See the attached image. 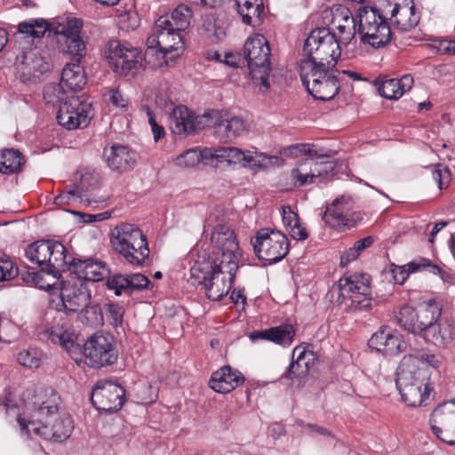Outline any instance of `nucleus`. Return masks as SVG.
<instances>
[{
	"label": "nucleus",
	"instance_id": "obj_1",
	"mask_svg": "<svg viewBox=\"0 0 455 455\" xmlns=\"http://www.w3.org/2000/svg\"><path fill=\"white\" fill-rule=\"evenodd\" d=\"M60 397L52 387H37L27 408L28 416L19 415L20 433L28 435L30 429L45 440L61 442L71 435L73 424L66 413H59Z\"/></svg>",
	"mask_w": 455,
	"mask_h": 455
},
{
	"label": "nucleus",
	"instance_id": "obj_2",
	"mask_svg": "<svg viewBox=\"0 0 455 455\" xmlns=\"http://www.w3.org/2000/svg\"><path fill=\"white\" fill-rule=\"evenodd\" d=\"M440 361L429 351L404 355L396 369L395 384L402 399L409 406H421L428 398L429 366L438 368Z\"/></svg>",
	"mask_w": 455,
	"mask_h": 455
},
{
	"label": "nucleus",
	"instance_id": "obj_3",
	"mask_svg": "<svg viewBox=\"0 0 455 455\" xmlns=\"http://www.w3.org/2000/svg\"><path fill=\"white\" fill-rule=\"evenodd\" d=\"M291 149L297 150L309 157L299 161L291 171L290 180L282 184L285 190H292L313 184L316 179L324 182L334 176L335 164L333 162H317L314 160V157L323 156V154L317 149L315 144H296L291 146Z\"/></svg>",
	"mask_w": 455,
	"mask_h": 455
},
{
	"label": "nucleus",
	"instance_id": "obj_4",
	"mask_svg": "<svg viewBox=\"0 0 455 455\" xmlns=\"http://www.w3.org/2000/svg\"><path fill=\"white\" fill-rule=\"evenodd\" d=\"M227 269L226 264L218 260H197L190 269V282L202 286L209 299L220 300L231 289L237 271Z\"/></svg>",
	"mask_w": 455,
	"mask_h": 455
},
{
	"label": "nucleus",
	"instance_id": "obj_5",
	"mask_svg": "<svg viewBox=\"0 0 455 455\" xmlns=\"http://www.w3.org/2000/svg\"><path fill=\"white\" fill-rule=\"evenodd\" d=\"M340 56V42L328 28L311 31L303 46V58L298 66L335 68Z\"/></svg>",
	"mask_w": 455,
	"mask_h": 455
},
{
	"label": "nucleus",
	"instance_id": "obj_6",
	"mask_svg": "<svg viewBox=\"0 0 455 455\" xmlns=\"http://www.w3.org/2000/svg\"><path fill=\"white\" fill-rule=\"evenodd\" d=\"M67 248L59 241L39 240L28 246L26 257L46 274L58 276L67 268Z\"/></svg>",
	"mask_w": 455,
	"mask_h": 455
},
{
	"label": "nucleus",
	"instance_id": "obj_7",
	"mask_svg": "<svg viewBox=\"0 0 455 455\" xmlns=\"http://www.w3.org/2000/svg\"><path fill=\"white\" fill-rule=\"evenodd\" d=\"M303 85L315 100L328 101L339 92V82L335 68L298 66Z\"/></svg>",
	"mask_w": 455,
	"mask_h": 455
},
{
	"label": "nucleus",
	"instance_id": "obj_8",
	"mask_svg": "<svg viewBox=\"0 0 455 455\" xmlns=\"http://www.w3.org/2000/svg\"><path fill=\"white\" fill-rule=\"evenodd\" d=\"M270 56V46L264 36L257 34L246 40L243 50V62H246L252 79L259 80L260 85L265 89L269 88Z\"/></svg>",
	"mask_w": 455,
	"mask_h": 455
},
{
	"label": "nucleus",
	"instance_id": "obj_9",
	"mask_svg": "<svg viewBox=\"0 0 455 455\" xmlns=\"http://www.w3.org/2000/svg\"><path fill=\"white\" fill-rule=\"evenodd\" d=\"M104 54L113 72L119 76L132 78L143 67L141 51L117 39L107 43Z\"/></svg>",
	"mask_w": 455,
	"mask_h": 455
},
{
	"label": "nucleus",
	"instance_id": "obj_10",
	"mask_svg": "<svg viewBox=\"0 0 455 455\" xmlns=\"http://www.w3.org/2000/svg\"><path fill=\"white\" fill-rule=\"evenodd\" d=\"M442 306L435 299L419 303L416 307L403 305L395 315L397 323L405 331L422 333L442 315Z\"/></svg>",
	"mask_w": 455,
	"mask_h": 455
},
{
	"label": "nucleus",
	"instance_id": "obj_11",
	"mask_svg": "<svg viewBox=\"0 0 455 455\" xmlns=\"http://www.w3.org/2000/svg\"><path fill=\"white\" fill-rule=\"evenodd\" d=\"M358 34L363 44L380 48L391 40V29L377 9L368 6L358 9Z\"/></svg>",
	"mask_w": 455,
	"mask_h": 455
},
{
	"label": "nucleus",
	"instance_id": "obj_12",
	"mask_svg": "<svg viewBox=\"0 0 455 455\" xmlns=\"http://www.w3.org/2000/svg\"><path fill=\"white\" fill-rule=\"evenodd\" d=\"M251 244L259 259L268 265L279 262L289 251V241L282 232L272 228H261L251 237Z\"/></svg>",
	"mask_w": 455,
	"mask_h": 455
},
{
	"label": "nucleus",
	"instance_id": "obj_13",
	"mask_svg": "<svg viewBox=\"0 0 455 455\" xmlns=\"http://www.w3.org/2000/svg\"><path fill=\"white\" fill-rule=\"evenodd\" d=\"M211 243L214 249V257H209L207 260H218L226 264L229 272L238 269V242L228 226L216 225L212 232Z\"/></svg>",
	"mask_w": 455,
	"mask_h": 455
},
{
	"label": "nucleus",
	"instance_id": "obj_14",
	"mask_svg": "<svg viewBox=\"0 0 455 455\" xmlns=\"http://www.w3.org/2000/svg\"><path fill=\"white\" fill-rule=\"evenodd\" d=\"M92 117V102L75 95L66 97L60 104L56 116L59 124L69 131L86 127Z\"/></svg>",
	"mask_w": 455,
	"mask_h": 455
},
{
	"label": "nucleus",
	"instance_id": "obj_15",
	"mask_svg": "<svg viewBox=\"0 0 455 455\" xmlns=\"http://www.w3.org/2000/svg\"><path fill=\"white\" fill-rule=\"evenodd\" d=\"M371 277L364 273H347L339 278L338 283L331 286L326 293L325 299L333 306L350 303L351 295L355 292L366 295L369 292Z\"/></svg>",
	"mask_w": 455,
	"mask_h": 455
},
{
	"label": "nucleus",
	"instance_id": "obj_16",
	"mask_svg": "<svg viewBox=\"0 0 455 455\" xmlns=\"http://www.w3.org/2000/svg\"><path fill=\"white\" fill-rule=\"evenodd\" d=\"M354 202L350 196H341L329 204L323 220L331 228L346 231L355 228L362 220L360 212L353 211Z\"/></svg>",
	"mask_w": 455,
	"mask_h": 455
},
{
	"label": "nucleus",
	"instance_id": "obj_17",
	"mask_svg": "<svg viewBox=\"0 0 455 455\" xmlns=\"http://www.w3.org/2000/svg\"><path fill=\"white\" fill-rule=\"evenodd\" d=\"M84 355L86 363L92 368L114 364L118 357L112 337L102 333H95L86 340Z\"/></svg>",
	"mask_w": 455,
	"mask_h": 455
},
{
	"label": "nucleus",
	"instance_id": "obj_18",
	"mask_svg": "<svg viewBox=\"0 0 455 455\" xmlns=\"http://www.w3.org/2000/svg\"><path fill=\"white\" fill-rule=\"evenodd\" d=\"M93 406L100 411H118L125 402L124 388L110 380H99L91 394Z\"/></svg>",
	"mask_w": 455,
	"mask_h": 455
},
{
	"label": "nucleus",
	"instance_id": "obj_19",
	"mask_svg": "<svg viewBox=\"0 0 455 455\" xmlns=\"http://www.w3.org/2000/svg\"><path fill=\"white\" fill-rule=\"evenodd\" d=\"M434 435L442 442L455 444V399L440 403L430 416Z\"/></svg>",
	"mask_w": 455,
	"mask_h": 455
},
{
	"label": "nucleus",
	"instance_id": "obj_20",
	"mask_svg": "<svg viewBox=\"0 0 455 455\" xmlns=\"http://www.w3.org/2000/svg\"><path fill=\"white\" fill-rule=\"evenodd\" d=\"M60 299L67 314L76 313L90 303L91 291L83 280L69 277L61 282Z\"/></svg>",
	"mask_w": 455,
	"mask_h": 455
},
{
	"label": "nucleus",
	"instance_id": "obj_21",
	"mask_svg": "<svg viewBox=\"0 0 455 455\" xmlns=\"http://www.w3.org/2000/svg\"><path fill=\"white\" fill-rule=\"evenodd\" d=\"M66 271L69 272L70 277L81 279L86 283L87 282L102 281L109 275V269L106 263L93 258L67 259Z\"/></svg>",
	"mask_w": 455,
	"mask_h": 455
},
{
	"label": "nucleus",
	"instance_id": "obj_22",
	"mask_svg": "<svg viewBox=\"0 0 455 455\" xmlns=\"http://www.w3.org/2000/svg\"><path fill=\"white\" fill-rule=\"evenodd\" d=\"M83 22L81 20L73 19L68 20L61 29H57V42L63 45L62 51L73 56L77 61L81 60L86 53L85 43L81 38Z\"/></svg>",
	"mask_w": 455,
	"mask_h": 455
},
{
	"label": "nucleus",
	"instance_id": "obj_23",
	"mask_svg": "<svg viewBox=\"0 0 455 455\" xmlns=\"http://www.w3.org/2000/svg\"><path fill=\"white\" fill-rule=\"evenodd\" d=\"M223 165L240 164L243 167L249 166L251 168L260 167L267 168L277 163L280 158L278 156H267L264 154L253 156L250 151H242L237 148L220 147Z\"/></svg>",
	"mask_w": 455,
	"mask_h": 455
},
{
	"label": "nucleus",
	"instance_id": "obj_24",
	"mask_svg": "<svg viewBox=\"0 0 455 455\" xmlns=\"http://www.w3.org/2000/svg\"><path fill=\"white\" fill-rule=\"evenodd\" d=\"M146 235L136 225L131 223H121L111 232L110 243L113 249L118 252H124L128 247L132 245L140 249L143 239Z\"/></svg>",
	"mask_w": 455,
	"mask_h": 455
},
{
	"label": "nucleus",
	"instance_id": "obj_25",
	"mask_svg": "<svg viewBox=\"0 0 455 455\" xmlns=\"http://www.w3.org/2000/svg\"><path fill=\"white\" fill-rule=\"evenodd\" d=\"M214 134L220 140H232L249 128L246 121L239 116L228 117L227 114L214 113Z\"/></svg>",
	"mask_w": 455,
	"mask_h": 455
},
{
	"label": "nucleus",
	"instance_id": "obj_26",
	"mask_svg": "<svg viewBox=\"0 0 455 455\" xmlns=\"http://www.w3.org/2000/svg\"><path fill=\"white\" fill-rule=\"evenodd\" d=\"M150 284L149 279L140 273L131 275H114L107 281V286L113 290L116 295L132 294L133 291L147 289Z\"/></svg>",
	"mask_w": 455,
	"mask_h": 455
},
{
	"label": "nucleus",
	"instance_id": "obj_27",
	"mask_svg": "<svg viewBox=\"0 0 455 455\" xmlns=\"http://www.w3.org/2000/svg\"><path fill=\"white\" fill-rule=\"evenodd\" d=\"M243 381L244 378L240 371L226 365L212 374L209 386L215 392L227 394L235 389Z\"/></svg>",
	"mask_w": 455,
	"mask_h": 455
},
{
	"label": "nucleus",
	"instance_id": "obj_28",
	"mask_svg": "<svg viewBox=\"0 0 455 455\" xmlns=\"http://www.w3.org/2000/svg\"><path fill=\"white\" fill-rule=\"evenodd\" d=\"M104 156L109 168L121 172L133 169L136 164V154L124 145L114 144L105 148Z\"/></svg>",
	"mask_w": 455,
	"mask_h": 455
},
{
	"label": "nucleus",
	"instance_id": "obj_29",
	"mask_svg": "<svg viewBox=\"0 0 455 455\" xmlns=\"http://www.w3.org/2000/svg\"><path fill=\"white\" fill-rule=\"evenodd\" d=\"M170 118V128L175 134H190L202 128L198 117L185 106L176 107Z\"/></svg>",
	"mask_w": 455,
	"mask_h": 455
},
{
	"label": "nucleus",
	"instance_id": "obj_30",
	"mask_svg": "<svg viewBox=\"0 0 455 455\" xmlns=\"http://www.w3.org/2000/svg\"><path fill=\"white\" fill-rule=\"evenodd\" d=\"M156 31H160L161 53L164 56L183 48L180 32L171 28L168 17H160L156 20Z\"/></svg>",
	"mask_w": 455,
	"mask_h": 455
},
{
	"label": "nucleus",
	"instance_id": "obj_31",
	"mask_svg": "<svg viewBox=\"0 0 455 455\" xmlns=\"http://www.w3.org/2000/svg\"><path fill=\"white\" fill-rule=\"evenodd\" d=\"M454 335V325L451 319L446 316H440L424 332L423 338L426 341L435 346H445L449 344Z\"/></svg>",
	"mask_w": 455,
	"mask_h": 455
},
{
	"label": "nucleus",
	"instance_id": "obj_32",
	"mask_svg": "<svg viewBox=\"0 0 455 455\" xmlns=\"http://www.w3.org/2000/svg\"><path fill=\"white\" fill-rule=\"evenodd\" d=\"M331 23L339 32V41L342 44H348L356 33V20L350 11L345 7H339L333 12Z\"/></svg>",
	"mask_w": 455,
	"mask_h": 455
},
{
	"label": "nucleus",
	"instance_id": "obj_33",
	"mask_svg": "<svg viewBox=\"0 0 455 455\" xmlns=\"http://www.w3.org/2000/svg\"><path fill=\"white\" fill-rule=\"evenodd\" d=\"M86 82V76L84 68L80 66V60L77 61L73 57V62L67 63L62 69L60 85L67 92H75L81 91Z\"/></svg>",
	"mask_w": 455,
	"mask_h": 455
},
{
	"label": "nucleus",
	"instance_id": "obj_34",
	"mask_svg": "<svg viewBox=\"0 0 455 455\" xmlns=\"http://www.w3.org/2000/svg\"><path fill=\"white\" fill-rule=\"evenodd\" d=\"M295 330L291 324H281L279 326L254 331L250 335L252 340L266 339L275 344L288 347L293 341Z\"/></svg>",
	"mask_w": 455,
	"mask_h": 455
},
{
	"label": "nucleus",
	"instance_id": "obj_35",
	"mask_svg": "<svg viewBox=\"0 0 455 455\" xmlns=\"http://www.w3.org/2000/svg\"><path fill=\"white\" fill-rule=\"evenodd\" d=\"M313 357V352L307 350L301 346L296 347L292 351V361L291 362L286 371L281 376L280 380L290 379L291 385L298 382L301 385L302 379L306 376V369H303L302 362L307 357Z\"/></svg>",
	"mask_w": 455,
	"mask_h": 455
},
{
	"label": "nucleus",
	"instance_id": "obj_36",
	"mask_svg": "<svg viewBox=\"0 0 455 455\" xmlns=\"http://www.w3.org/2000/svg\"><path fill=\"white\" fill-rule=\"evenodd\" d=\"M235 4L244 24L258 27L262 23L263 0H235Z\"/></svg>",
	"mask_w": 455,
	"mask_h": 455
},
{
	"label": "nucleus",
	"instance_id": "obj_37",
	"mask_svg": "<svg viewBox=\"0 0 455 455\" xmlns=\"http://www.w3.org/2000/svg\"><path fill=\"white\" fill-rule=\"evenodd\" d=\"M392 19L397 29L410 31L414 28L419 21V16L415 13V7H400L395 4L391 13Z\"/></svg>",
	"mask_w": 455,
	"mask_h": 455
},
{
	"label": "nucleus",
	"instance_id": "obj_38",
	"mask_svg": "<svg viewBox=\"0 0 455 455\" xmlns=\"http://www.w3.org/2000/svg\"><path fill=\"white\" fill-rule=\"evenodd\" d=\"M24 156L17 149L4 148L0 150V172L12 174L21 171Z\"/></svg>",
	"mask_w": 455,
	"mask_h": 455
},
{
	"label": "nucleus",
	"instance_id": "obj_39",
	"mask_svg": "<svg viewBox=\"0 0 455 455\" xmlns=\"http://www.w3.org/2000/svg\"><path fill=\"white\" fill-rule=\"evenodd\" d=\"M149 248L148 240L143 239L142 246L138 248V246H132L126 249V251L119 253L123 256L126 262L132 266L142 267L146 264L147 259L149 256Z\"/></svg>",
	"mask_w": 455,
	"mask_h": 455
},
{
	"label": "nucleus",
	"instance_id": "obj_40",
	"mask_svg": "<svg viewBox=\"0 0 455 455\" xmlns=\"http://www.w3.org/2000/svg\"><path fill=\"white\" fill-rule=\"evenodd\" d=\"M79 311L78 318L81 323L95 328L104 324L103 310L99 304L89 303Z\"/></svg>",
	"mask_w": 455,
	"mask_h": 455
},
{
	"label": "nucleus",
	"instance_id": "obj_41",
	"mask_svg": "<svg viewBox=\"0 0 455 455\" xmlns=\"http://www.w3.org/2000/svg\"><path fill=\"white\" fill-rule=\"evenodd\" d=\"M374 84L378 86L379 95L386 99L397 100L403 96L398 78L379 77L375 79Z\"/></svg>",
	"mask_w": 455,
	"mask_h": 455
},
{
	"label": "nucleus",
	"instance_id": "obj_42",
	"mask_svg": "<svg viewBox=\"0 0 455 455\" xmlns=\"http://www.w3.org/2000/svg\"><path fill=\"white\" fill-rule=\"evenodd\" d=\"M191 15V10L188 6L180 4L173 10L171 16L167 17L170 19L171 28L181 32L189 26Z\"/></svg>",
	"mask_w": 455,
	"mask_h": 455
},
{
	"label": "nucleus",
	"instance_id": "obj_43",
	"mask_svg": "<svg viewBox=\"0 0 455 455\" xmlns=\"http://www.w3.org/2000/svg\"><path fill=\"white\" fill-rule=\"evenodd\" d=\"M20 33L40 38L43 37L47 30H50L48 22L44 19H35L30 21H23L18 25Z\"/></svg>",
	"mask_w": 455,
	"mask_h": 455
},
{
	"label": "nucleus",
	"instance_id": "obj_44",
	"mask_svg": "<svg viewBox=\"0 0 455 455\" xmlns=\"http://www.w3.org/2000/svg\"><path fill=\"white\" fill-rule=\"evenodd\" d=\"M371 295V286L369 285V292L366 295L355 292L351 295L350 303L347 305L346 311L348 313L369 311L372 307Z\"/></svg>",
	"mask_w": 455,
	"mask_h": 455
},
{
	"label": "nucleus",
	"instance_id": "obj_45",
	"mask_svg": "<svg viewBox=\"0 0 455 455\" xmlns=\"http://www.w3.org/2000/svg\"><path fill=\"white\" fill-rule=\"evenodd\" d=\"M104 311L107 321L111 326L115 329H123L124 309L121 305L111 302L107 303L104 306Z\"/></svg>",
	"mask_w": 455,
	"mask_h": 455
},
{
	"label": "nucleus",
	"instance_id": "obj_46",
	"mask_svg": "<svg viewBox=\"0 0 455 455\" xmlns=\"http://www.w3.org/2000/svg\"><path fill=\"white\" fill-rule=\"evenodd\" d=\"M68 92L59 84H48L44 88V99L48 104L59 105L65 101Z\"/></svg>",
	"mask_w": 455,
	"mask_h": 455
},
{
	"label": "nucleus",
	"instance_id": "obj_47",
	"mask_svg": "<svg viewBox=\"0 0 455 455\" xmlns=\"http://www.w3.org/2000/svg\"><path fill=\"white\" fill-rule=\"evenodd\" d=\"M83 200V192L78 186H73L54 198V204L58 206L72 205Z\"/></svg>",
	"mask_w": 455,
	"mask_h": 455
},
{
	"label": "nucleus",
	"instance_id": "obj_48",
	"mask_svg": "<svg viewBox=\"0 0 455 455\" xmlns=\"http://www.w3.org/2000/svg\"><path fill=\"white\" fill-rule=\"evenodd\" d=\"M18 275L16 264L6 255L0 256V282L11 281Z\"/></svg>",
	"mask_w": 455,
	"mask_h": 455
},
{
	"label": "nucleus",
	"instance_id": "obj_49",
	"mask_svg": "<svg viewBox=\"0 0 455 455\" xmlns=\"http://www.w3.org/2000/svg\"><path fill=\"white\" fill-rule=\"evenodd\" d=\"M202 160V154L196 148H190L184 151L176 158V164L184 167L191 168L198 164Z\"/></svg>",
	"mask_w": 455,
	"mask_h": 455
},
{
	"label": "nucleus",
	"instance_id": "obj_50",
	"mask_svg": "<svg viewBox=\"0 0 455 455\" xmlns=\"http://www.w3.org/2000/svg\"><path fill=\"white\" fill-rule=\"evenodd\" d=\"M385 347L382 348V354L387 355H397L405 349V343L402 340L400 334L394 333L389 330L388 339Z\"/></svg>",
	"mask_w": 455,
	"mask_h": 455
},
{
	"label": "nucleus",
	"instance_id": "obj_51",
	"mask_svg": "<svg viewBox=\"0 0 455 455\" xmlns=\"http://www.w3.org/2000/svg\"><path fill=\"white\" fill-rule=\"evenodd\" d=\"M18 362L27 368H38L42 363L39 353L35 349L20 351L17 356Z\"/></svg>",
	"mask_w": 455,
	"mask_h": 455
},
{
	"label": "nucleus",
	"instance_id": "obj_52",
	"mask_svg": "<svg viewBox=\"0 0 455 455\" xmlns=\"http://www.w3.org/2000/svg\"><path fill=\"white\" fill-rule=\"evenodd\" d=\"M220 151V147L219 148H205L203 150H200L202 154V160L204 164L218 168L223 165V161L220 157H222Z\"/></svg>",
	"mask_w": 455,
	"mask_h": 455
},
{
	"label": "nucleus",
	"instance_id": "obj_53",
	"mask_svg": "<svg viewBox=\"0 0 455 455\" xmlns=\"http://www.w3.org/2000/svg\"><path fill=\"white\" fill-rule=\"evenodd\" d=\"M451 172L447 166L435 164L432 170V178L438 184L439 189L447 188L451 181Z\"/></svg>",
	"mask_w": 455,
	"mask_h": 455
},
{
	"label": "nucleus",
	"instance_id": "obj_54",
	"mask_svg": "<svg viewBox=\"0 0 455 455\" xmlns=\"http://www.w3.org/2000/svg\"><path fill=\"white\" fill-rule=\"evenodd\" d=\"M389 328L383 327L376 331L368 341V346L371 349H374L382 353L383 347L386 346L389 335Z\"/></svg>",
	"mask_w": 455,
	"mask_h": 455
},
{
	"label": "nucleus",
	"instance_id": "obj_55",
	"mask_svg": "<svg viewBox=\"0 0 455 455\" xmlns=\"http://www.w3.org/2000/svg\"><path fill=\"white\" fill-rule=\"evenodd\" d=\"M434 263L427 258L419 257L413 259L412 261L405 264L407 271L409 274H413L416 272L427 271L431 273Z\"/></svg>",
	"mask_w": 455,
	"mask_h": 455
},
{
	"label": "nucleus",
	"instance_id": "obj_56",
	"mask_svg": "<svg viewBox=\"0 0 455 455\" xmlns=\"http://www.w3.org/2000/svg\"><path fill=\"white\" fill-rule=\"evenodd\" d=\"M36 55V52L32 50L23 51L17 55L15 64L18 68L24 66V71L26 70L28 74H31L37 69L36 65L30 63V60H33Z\"/></svg>",
	"mask_w": 455,
	"mask_h": 455
},
{
	"label": "nucleus",
	"instance_id": "obj_57",
	"mask_svg": "<svg viewBox=\"0 0 455 455\" xmlns=\"http://www.w3.org/2000/svg\"><path fill=\"white\" fill-rule=\"evenodd\" d=\"M19 275L22 281L28 284H35L39 287H43L40 283L42 280V275L39 272L36 271L32 267H26L24 270L19 271Z\"/></svg>",
	"mask_w": 455,
	"mask_h": 455
},
{
	"label": "nucleus",
	"instance_id": "obj_58",
	"mask_svg": "<svg viewBox=\"0 0 455 455\" xmlns=\"http://www.w3.org/2000/svg\"><path fill=\"white\" fill-rule=\"evenodd\" d=\"M207 36L214 42H220L226 36L225 29L215 23L208 22L204 25Z\"/></svg>",
	"mask_w": 455,
	"mask_h": 455
},
{
	"label": "nucleus",
	"instance_id": "obj_59",
	"mask_svg": "<svg viewBox=\"0 0 455 455\" xmlns=\"http://www.w3.org/2000/svg\"><path fill=\"white\" fill-rule=\"evenodd\" d=\"M76 335L74 332L68 331H62L61 340L60 345L62 346L66 350L73 352L76 349L78 345L76 344Z\"/></svg>",
	"mask_w": 455,
	"mask_h": 455
},
{
	"label": "nucleus",
	"instance_id": "obj_60",
	"mask_svg": "<svg viewBox=\"0 0 455 455\" xmlns=\"http://www.w3.org/2000/svg\"><path fill=\"white\" fill-rule=\"evenodd\" d=\"M148 49L146 54H153L155 51L161 52L160 31H156L155 24L154 33L147 40Z\"/></svg>",
	"mask_w": 455,
	"mask_h": 455
},
{
	"label": "nucleus",
	"instance_id": "obj_61",
	"mask_svg": "<svg viewBox=\"0 0 455 455\" xmlns=\"http://www.w3.org/2000/svg\"><path fill=\"white\" fill-rule=\"evenodd\" d=\"M107 100L116 108H124L127 100L118 89H110L106 94Z\"/></svg>",
	"mask_w": 455,
	"mask_h": 455
},
{
	"label": "nucleus",
	"instance_id": "obj_62",
	"mask_svg": "<svg viewBox=\"0 0 455 455\" xmlns=\"http://www.w3.org/2000/svg\"><path fill=\"white\" fill-rule=\"evenodd\" d=\"M291 236L297 241H303L308 237L307 229L302 227L299 220H296L291 228Z\"/></svg>",
	"mask_w": 455,
	"mask_h": 455
},
{
	"label": "nucleus",
	"instance_id": "obj_63",
	"mask_svg": "<svg viewBox=\"0 0 455 455\" xmlns=\"http://www.w3.org/2000/svg\"><path fill=\"white\" fill-rule=\"evenodd\" d=\"M392 275L395 282L399 284H403L410 275L405 265L395 266L392 269Z\"/></svg>",
	"mask_w": 455,
	"mask_h": 455
},
{
	"label": "nucleus",
	"instance_id": "obj_64",
	"mask_svg": "<svg viewBox=\"0 0 455 455\" xmlns=\"http://www.w3.org/2000/svg\"><path fill=\"white\" fill-rule=\"evenodd\" d=\"M436 49L442 54L455 55V41L441 40L438 42Z\"/></svg>",
	"mask_w": 455,
	"mask_h": 455
}]
</instances>
